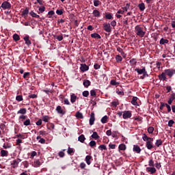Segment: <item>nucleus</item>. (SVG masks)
Returning a JSON list of instances; mask_svg holds the SVG:
<instances>
[{"mask_svg": "<svg viewBox=\"0 0 175 175\" xmlns=\"http://www.w3.org/2000/svg\"><path fill=\"white\" fill-rule=\"evenodd\" d=\"M104 31L106 32H111V27H110V23H104L103 24Z\"/></svg>", "mask_w": 175, "mask_h": 175, "instance_id": "7", "label": "nucleus"}, {"mask_svg": "<svg viewBox=\"0 0 175 175\" xmlns=\"http://www.w3.org/2000/svg\"><path fill=\"white\" fill-rule=\"evenodd\" d=\"M117 51H118V53H120V54H122V55H124V51H122V49L118 47V48H117Z\"/></svg>", "mask_w": 175, "mask_h": 175, "instance_id": "55", "label": "nucleus"}, {"mask_svg": "<svg viewBox=\"0 0 175 175\" xmlns=\"http://www.w3.org/2000/svg\"><path fill=\"white\" fill-rule=\"evenodd\" d=\"M77 99V96H75V94L70 95V102L71 103H75Z\"/></svg>", "mask_w": 175, "mask_h": 175, "instance_id": "15", "label": "nucleus"}, {"mask_svg": "<svg viewBox=\"0 0 175 175\" xmlns=\"http://www.w3.org/2000/svg\"><path fill=\"white\" fill-rule=\"evenodd\" d=\"M58 155L60 158H64L65 157V152H64V151H60L59 152Z\"/></svg>", "mask_w": 175, "mask_h": 175, "instance_id": "45", "label": "nucleus"}, {"mask_svg": "<svg viewBox=\"0 0 175 175\" xmlns=\"http://www.w3.org/2000/svg\"><path fill=\"white\" fill-rule=\"evenodd\" d=\"M109 148L114 150V148H116V144H109Z\"/></svg>", "mask_w": 175, "mask_h": 175, "instance_id": "59", "label": "nucleus"}, {"mask_svg": "<svg viewBox=\"0 0 175 175\" xmlns=\"http://www.w3.org/2000/svg\"><path fill=\"white\" fill-rule=\"evenodd\" d=\"M107 136H111V130H107L106 131Z\"/></svg>", "mask_w": 175, "mask_h": 175, "instance_id": "61", "label": "nucleus"}, {"mask_svg": "<svg viewBox=\"0 0 175 175\" xmlns=\"http://www.w3.org/2000/svg\"><path fill=\"white\" fill-rule=\"evenodd\" d=\"M56 39H57V40H59V42H61V40H62V39H64V37L62 35L57 36L56 37Z\"/></svg>", "mask_w": 175, "mask_h": 175, "instance_id": "56", "label": "nucleus"}, {"mask_svg": "<svg viewBox=\"0 0 175 175\" xmlns=\"http://www.w3.org/2000/svg\"><path fill=\"white\" fill-rule=\"evenodd\" d=\"M155 146L157 147H159V146H162V140L161 139H157L155 142Z\"/></svg>", "mask_w": 175, "mask_h": 175, "instance_id": "33", "label": "nucleus"}, {"mask_svg": "<svg viewBox=\"0 0 175 175\" xmlns=\"http://www.w3.org/2000/svg\"><path fill=\"white\" fill-rule=\"evenodd\" d=\"M148 133H153L154 132V127L150 126L148 128Z\"/></svg>", "mask_w": 175, "mask_h": 175, "instance_id": "46", "label": "nucleus"}, {"mask_svg": "<svg viewBox=\"0 0 175 175\" xmlns=\"http://www.w3.org/2000/svg\"><path fill=\"white\" fill-rule=\"evenodd\" d=\"M111 105H112V106H114L115 107H116V106H118V102H117V101H113V102L111 103Z\"/></svg>", "mask_w": 175, "mask_h": 175, "instance_id": "60", "label": "nucleus"}, {"mask_svg": "<svg viewBox=\"0 0 175 175\" xmlns=\"http://www.w3.org/2000/svg\"><path fill=\"white\" fill-rule=\"evenodd\" d=\"M13 39L17 42L18 40H20V36H18V34H14Z\"/></svg>", "mask_w": 175, "mask_h": 175, "instance_id": "37", "label": "nucleus"}, {"mask_svg": "<svg viewBox=\"0 0 175 175\" xmlns=\"http://www.w3.org/2000/svg\"><path fill=\"white\" fill-rule=\"evenodd\" d=\"M131 103H132V105H133L134 106H138V104H137V97L133 96V99H132V100H131Z\"/></svg>", "mask_w": 175, "mask_h": 175, "instance_id": "16", "label": "nucleus"}, {"mask_svg": "<svg viewBox=\"0 0 175 175\" xmlns=\"http://www.w3.org/2000/svg\"><path fill=\"white\" fill-rule=\"evenodd\" d=\"M133 150L134 151V152H137V154H140V152H142V149L140 148V146L137 145L133 146Z\"/></svg>", "mask_w": 175, "mask_h": 175, "instance_id": "9", "label": "nucleus"}, {"mask_svg": "<svg viewBox=\"0 0 175 175\" xmlns=\"http://www.w3.org/2000/svg\"><path fill=\"white\" fill-rule=\"evenodd\" d=\"M40 165H42V163H40V161L39 160H36L33 162L34 167H39V166H40Z\"/></svg>", "mask_w": 175, "mask_h": 175, "instance_id": "23", "label": "nucleus"}, {"mask_svg": "<svg viewBox=\"0 0 175 175\" xmlns=\"http://www.w3.org/2000/svg\"><path fill=\"white\" fill-rule=\"evenodd\" d=\"M107 116H105L104 117H103L101 118V122L102 124H106V122H107Z\"/></svg>", "mask_w": 175, "mask_h": 175, "instance_id": "34", "label": "nucleus"}, {"mask_svg": "<svg viewBox=\"0 0 175 175\" xmlns=\"http://www.w3.org/2000/svg\"><path fill=\"white\" fill-rule=\"evenodd\" d=\"M75 117H77V118H84V117L83 116V113L79 111L77 112Z\"/></svg>", "mask_w": 175, "mask_h": 175, "instance_id": "29", "label": "nucleus"}, {"mask_svg": "<svg viewBox=\"0 0 175 175\" xmlns=\"http://www.w3.org/2000/svg\"><path fill=\"white\" fill-rule=\"evenodd\" d=\"M21 162V159H15L12 161V166L14 169H16V167H17L18 166V163Z\"/></svg>", "mask_w": 175, "mask_h": 175, "instance_id": "8", "label": "nucleus"}, {"mask_svg": "<svg viewBox=\"0 0 175 175\" xmlns=\"http://www.w3.org/2000/svg\"><path fill=\"white\" fill-rule=\"evenodd\" d=\"M8 150H1V157H8Z\"/></svg>", "mask_w": 175, "mask_h": 175, "instance_id": "26", "label": "nucleus"}, {"mask_svg": "<svg viewBox=\"0 0 175 175\" xmlns=\"http://www.w3.org/2000/svg\"><path fill=\"white\" fill-rule=\"evenodd\" d=\"M159 80L165 81L166 80V73L162 72L161 75H159Z\"/></svg>", "mask_w": 175, "mask_h": 175, "instance_id": "14", "label": "nucleus"}, {"mask_svg": "<svg viewBox=\"0 0 175 175\" xmlns=\"http://www.w3.org/2000/svg\"><path fill=\"white\" fill-rule=\"evenodd\" d=\"M91 158H92L91 157V155L86 156L85 161L87 165H91V161H91Z\"/></svg>", "mask_w": 175, "mask_h": 175, "instance_id": "18", "label": "nucleus"}, {"mask_svg": "<svg viewBox=\"0 0 175 175\" xmlns=\"http://www.w3.org/2000/svg\"><path fill=\"white\" fill-rule=\"evenodd\" d=\"M136 63H137V62H136V59H133L130 60V64L131 65H136Z\"/></svg>", "mask_w": 175, "mask_h": 175, "instance_id": "53", "label": "nucleus"}, {"mask_svg": "<svg viewBox=\"0 0 175 175\" xmlns=\"http://www.w3.org/2000/svg\"><path fill=\"white\" fill-rule=\"evenodd\" d=\"M16 100L18 101V102H21V100H23V96L21 95H18L16 97Z\"/></svg>", "mask_w": 175, "mask_h": 175, "instance_id": "44", "label": "nucleus"}, {"mask_svg": "<svg viewBox=\"0 0 175 175\" xmlns=\"http://www.w3.org/2000/svg\"><path fill=\"white\" fill-rule=\"evenodd\" d=\"M105 18H107V20H111L113 18V16L111 15V14H107L105 15Z\"/></svg>", "mask_w": 175, "mask_h": 175, "instance_id": "42", "label": "nucleus"}, {"mask_svg": "<svg viewBox=\"0 0 175 175\" xmlns=\"http://www.w3.org/2000/svg\"><path fill=\"white\" fill-rule=\"evenodd\" d=\"M116 59L117 62H121L122 61V57H121L120 55H117L116 57Z\"/></svg>", "mask_w": 175, "mask_h": 175, "instance_id": "36", "label": "nucleus"}, {"mask_svg": "<svg viewBox=\"0 0 175 175\" xmlns=\"http://www.w3.org/2000/svg\"><path fill=\"white\" fill-rule=\"evenodd\" d=\"M92 139H94L95 140H98L99 139V135H98V133L94 132L92 135Z\"/></svg>", "mask_w": 175, "mask_h": 175, "instance_id": "25", "label": "nucleus"}, {"mask_svg": "<svg viewBox=\"0 0 175 175\" xmlns=\"http://www.w3.org/2000/svg\"><path fill=\"white\" fill-rule=\"evenodd\" d=\"M173 124H174V120H169V122H168V126H173Z\"/></svg>", "mask_w": 175, "mask_h": 175, "instance_id": "49", "label": "nucleus"}, {"mask_svg": "<svg viewBox=\"0 0 175 175\" xmlns=\"http://www.w3.org/2000/svg\"><path fill=\"white\" fill-rule=\"evenodd\" d=\"M89 146L90 147H95V146H96V142L95 141H91L90 143H89Z\"/></svg>", "mask_w": 175, "mask_h": 175, "instance_id": "40", "label": "nucleus"}, {"mask_svg": "<svg viewBox=\"0 0 175 175\" xmlns=\"http://www.w3.org/2000/svg\"><path fill=\"white\" fill-rule=\"evenodd\" d=\"M42 120L44 122H49V116H44Z\"/></svg>", "mask_w": 175, "mask_h": 175, "instance_id": "58", "label": "nucleus"}, {"mask_svg": "<svg viewBox=\"0 0 175 175\" xmlns=\"http://www.w3.org/2000/svg\"><path fill=\"white\" fill-rule=\"evenodd\" d=\"M36 154H37V153H36V151L31 152V158H33V157H36Z\"/></svg>", "mask_w": 175, "mask_h": 175, "instance_id": "63", "label": "nucleus"}, {"mask_svg": "<svg viewBox=\"0 0 175 175\" xmlns=\"http://www.w3.org/2000/svg\"><path fill=\"white\" fill-rule=\"evenodd\" d=\"M83 85L86 87V88L90 87V85H91V81H90V80H85L83 81Z\"/></svg>", "mask_w": 175, "mask_h": 175, "instance_id": "22", "label": "nucleus"}, {"mask_svg": "<svg viewBox=\"0 0 175 175\" xmlns=\"http://www.w3.org/2000/svg\"><path fill=\"white\" fill-rule=\"evenodd\" d=\"M146 170H147V172H150V173H151V174H154V173H155L157 172V169H155V167H146Z\"/></svg>", "mask_w": 175, "mask_h": 175, "instance_id": "12", "label": "nucleus"}, {"mask_svg": "<svg viewBox=\"0 0 175 175\" xmlns=\"http://www.w3.org/2000/svg\"><path fill=\"white\" fill-rule=\"evenodd\" d=\"M167 43H169V40H168L163 39V38H161L160 40V44H167Z\"/></svg>", "mask_w": 175, "mask_h": 175, "instance_id": "31", "label": "nucleus"}, {"mask_svg": "<svg viewBox=\"0 0 175 175\" xmlns=\"http://www.w3.org/2000/svg\"><path fill=\"white\" fill-rule=\"evenodd\" d=\"M94 6H99L100 5V1L99 0H94Z\"/></svg>", "mask_w": 175, "mask_h": 175, "instance_id": "43", "label": "nucleus"}, {"mask_svg": "<svg viewBox=\"0 0 175 175\" xmlns=\"http://www.w3.org/2000/svg\"><path fill=\"white\" fill-rule=\"evenodd\" d=\"M90 95L91 96H96V92L95 90H91Z\"/></svg>", "mask_w": 175, "mask_h": 175, "instance_id": "51", "label": "nucleus"}, {"mask_svg": "<svg viewBox=\"0 0 175 175\" xmlns=\"http://www.w3.org/2000/svg\"><path fill=\"white\" fill-rule=\"evenodd\" d=\"M29 98H30L31 99H35V98H38V96L35 94H30V95H29Z\"/></svg>", "mask_w": 175, "mask_h": 175, "instance_id": "50", "label": "nucleus"}, {"mask_svg": "<svg viewBox=\"0 0 175 175\" xmlns=\"http://www.w3.org/2000/svg\"><path fill=\"white\" fill-rule=\"evenodd\" d=\"M93 16L94 17H100V12L98 10H93Z\"/></svg>", "mask_w": 175, "mask_h": 175, "instance_id": "17", "label": "nucleus"}, {"mask_svg": "<svg viewBox=\"0 0 175 175\" xmlns=\"http://www.w3.org/2000/svg\"><path fill=\"white\" fill-rule=\"evenodd\" d=\"M82 95L85 98H88V95H90V92L88 91H84L83 92Z\"/></svg>", "mask_w": 175, "mask_h": 175, "instance_id": "41", "label": "nucleus"}, {"mask_svg": "<svg viewBox=\"0 0 175 175\" xmlns=\"http://www.w3.org/2000/svg\"><path fill=\"white\" fill-rule=\"evenodd\" d=\"M118 84H119V83L116 81H114V80H111V85H118Z\"/></svg>", "mask_w": 175, "mask_h": 175, "instance_id": "48", "label": "nucleus"}, {"mask_svg": "<svg viewBox=\"0 0 175 175\" xmlns=\"http://www.w3.org/2000/svg\"><path fill=\"white\" fill-rule=\"evenodd\" d=\"M120 151H125L126 150V146L124 144H120L118 147Z\"/></svg>", "mask_w": 175, "mask_h": 175, "instance_id": "19", "label": "nucleus"}, {"mask_svg": "<svg viewBox=\"0 0 175 175\" xmlns=\"http://www.w3.org/2000/svg\"><path fill=\"white\" fill-rule=\"evenodd\" d=\"M170 99H171V100H174V99H175V94H172L171 95Z\"/></svg>", "mask_w": 175, "mask_h": 175, "instance_id": "64", "label": "nucleus"}, {"mask_svg": "<svg viewBox=\"0 0 175 175\" xmlns=\"http://www.w3.org/2000/svg\"><path fill=\"white\" fill-rule=\"evenodd\" d=\"M64 105H70V103L69 102V100L68 98H64Z\"/></svg>", "mask_w": 175, "mask_h": 175, "instance_id": "54", "label": "nucleus"}, {"mask_svg": "<svg viewBox=\"0 0 175 175\" xmlns=\"http://www.w3.org/2000/svg\"><path fill=\"white\" fill-rule=\"evenodd\" d=\"M142 139L144 142H146V147L148 148V150H152V148H154V144H152V142H154V138L149 137L147 136V135L144 134Z\"/></svg>", "mask_w": 175, "mask_h": 175, "instance_id": "1", "label": "nucleus"}, {"mask_svg": "<svg viewBox=\"0 0 175 175\" xmlns=\"http://www.w3.org/2000/svg\"><path fill=\"white\" fill-rule=\"evenodd\" d=\"M68 154H74L75 153V150H73V148L69 147L67 151Z\"/></svg>", "mask_w": 175, "mask_h": 175, "instance_id": "39", "label": "nucleus"}, {"mask_svg": "<svg viewBox=\"0 0 175 175\" xmlns=\"http://www.w3.org/2000/svg\"><path fill=\"white\" fill-rule=\"evenodd\" d=\"M80 69L81 72H87L90 68L86 64H81Z\"/></svg>", "mask_w": 175, "mask_h": 175, "instance_id": "11", "label": "nucleus"}, {"mask_svg": "<svg viewBox=\"0 0 175 175\" xmlns=\"http://www.w3.org/2000/svg\"><path fill=\"white\" fill-rule=\"evenodd\" d=\"M139 10H141V12H143V10H144V9H146V5H144V3L139 4Z\"/></svg>", "mask_w": 175, "mask_h": 175, "instance_id": "30", "label": "nucleus"}, {"mask_svg": "<svg viewBox=\"0 0 175 175\" xmlns=\"http://www.w3.org/2000/svg\"><path fill=\"white\" fill-rule=\"evenodd\" d=\"M17 114H27V109H21L19 111H18Z\"/></svg>", "mask_w": 175, "mask_h": 175, "instance_id": "20", "label": "nucleus"}, {"mask_svg": "<svg viewBox=\"0 0 175 175\" xmlns=\"http://www.w3.org/2000/svg\"><path fill=\"white\" fill-rule=\"evenodd\" d=\"M23 125H25V126H28V125H31V120L29 119H27L24 122H23Z\"/></svg>", "mask_w": 175, "mask_h": 175, "instance_id": "35", "label": "nucleus"}, {"mask_svg": "<svg viewBox=\"0 0 175 175\" xmlns=\"http://www.w3.org/2000/svg\"><path fill=\"white\" fill-rule=\"evenodd\" d=\"M165 107H166L167 109L168 113H170V111H172V108L170 107V105H167V104H165Z\"/></svg>", "mask_w": 175, "mask_h": 175, "instance_id": "57", "label": "nucleus"}, {"mask_svg": "<svg viewBox=\"0 0 175 175\" xmlns=\"http://www.w3.org/2000/svg\"><path fill=\"white\" fill-rule=\"evenodd\" d=\"M30 16H31V17H34L35 18H39V17H40L39 15H38L36 13H35L33 11L30 12Z\"/></svg>", "mask_w": 175, "mask_h": 175, "instance_id": "28", "label": "nucleus"}, {"mask_svg": "<svg viewBox=\"0 0 175 175\" xmlns=\"http://www.w3.org/2000/svg\"><path fill=\"white\" fill-rule=\"evenodd\" d=\"M131 117H132V112H131V111H123L124 120H126V118H131Z\"/></svg>", "mask_w": 175, "mask_h": 175, "instance_id": "5", "label": "nucleus"}, {"mask_svg": "<svg viewBox=\"0 0 175 175\" xmlns=\"http://www.w3.org/2000/svg\"><path fill=\"white\" fill-rule=\"evenodd\" d=\"M148 166H154V160H152V159L149 160Z\"/></svg>", "mask_w": 175, "mask_h": 175, "instance_id": "47", "label": "nucleus"}, {"mask_svg": "<svg viewBox=\"0 0 175 175\" xmlns=\"http://www.w3.org/2000/svg\"><path fill=\"white\" fill-rule=\"evenodd\" d=\"M135 32L137 36H139V38H144V36L146 35L144 29L140 25L135 26Z\"/></svg>", "mask_w": 175, "mask_h": 175, "instance_id": "2", "label": "nucleus"}, {"mask_svg": "<svg viewBox=\"0 0 175 175\" xmlns=\"http://www.w3.org/2000/svg\"><path fill=\"white\" fill-rule=\"evenodd\" d=\"M78 140L81 143H83V142L85 141V137L84 136V135L82 134L78 137Z\"/></svg>", "mask_w": 175, "mask_h": 175, "instance_id": "21", "label": "nucleus"}, {"mask_svg": "<svg viewBox=\"0 0 175 175\" xmlns=\"http://www.w3.org/2000/svg\"><path fill=\"white\" fill-rule=\"evenodd\" d=\"M28 13H29V10H28V8H26L25 10L22 11V16H27L28 14Z\"/></svg>", "mask_w": 175, "mask_h": 175, "instance_id": "32", "label": "nucleus"}, {"mask_svg": "<svg viewBox=\"0 0 175 175\" xmlns=\"http://www.w3.org/2000/svg\"><path fill=\"white\" fill-rule=\"evenodd\" d=\"M94 122H95V113H91L90 118V125H94Z\"/></svg>", "mask_w": 175, "mask_h": 175, "instance_id": "10", "label": "nucleus"}, {"mask_svg": "<svg viewBox=\"0 0 175 175\" xmlns=\"http://www.w3.org/2000/svg\"><path fill=\"white\" fill-rule=\"evenodd\" d=\"M111 27H116V25H117V22H116V21H111Z\"/></svg>", "mask_w": 175, "mask_h": 175, "instance_id": "62", "label": "nucleus"}, {"mask_svg": "<svg viewBox=\"0 0 175 175\" xmlns=\"http://www.w3.org/2000/svg\"><path fill=\"white\" fill-rule=\"evenodd\" d=\"M39 12H40V13H43V12H44V10H46V8H44V6H42V7H40V8H39Z\"/></svg>", "mask_w": 175, "mask_h": 175, "instance_id": "52", "label": "nucleus"}, {"mask_svg": "<svg viewBox=\"0 0 175 175\" xmlns=\"http://www.w3.org/2000/svg\"><path fill=\"white\" fill-rule=\"evenodd\" d=\"M135 71L138 73V75H143L140 77V79L143 80L145 77H148V74L147 73V70H146V67H143L142 68H135Z\"/></svg>", "mask_w": 175, "mask_h": 175, "instance_id": "3", "label": "nucleus"}, {"mask_svg": "<svg viewBox=\"0 0 175 175\" xmlns=\"http://www.w3.org/2000/svg\"><path fill=\"white\" fill-rule=\"evenodd\" d=\"M91 36L92 38H94V39H100V35L96 33H92L91 34Z\"/></svg>", "mask_w": 175, "mask_h": 175, "instance_id": "27", "label": "nucleus"}, {"mask_svg": "<svg viewBox=\"0 0 175 175\" xmlns=\"http://www.w3.org/2000/svg\"><path fill=\"white\" fill-rule=\"evenodd\" d=\"M164 72L165 73V75H167V76H169L170 77H172L173 75H174L175 73V70L167 69V70H165Z\"/></svg>", "mask_w": 175, "mask_h": 175, "instance_id": "6", "label": "nucleus"}, {"mask_svg": "<svg viewBox=\"0 0 175 175\" xmlns=\"http://www.w3.org/2000/svg\"><path fill=\"white\" fill-rule=\"evenodd\" d=\"M99 150H101V151H103V150H107V148H106L105 145H100L98 146Z\"/></svg>", "mask_w": 175, "mask_h": 175, "instance_id": "38", "label": "nucleus"}, {"mask_svg": "<svg viewBox=\"0 0 175 175\" xmlns=\"http://www.w3.org/2000/svg\"><path fill=\"white\" fill-rule=\"evenodd\" d=\"M2 8V9H3V10H6V9H10L12 8V4H10V3H9V1H3L1 3L0 8Z\"/></svg>", "mask_w": 175, "mask_h": 175, "instance_id": "4", "label": "nucleus"}, {"mask_svg": "<svg viewBox=\"0 0 175 175\" xmlns=\"http://www.w3.org/2000/svg\"><path fill=\"white\" fill-rule=\"evenodd\" d=\"M23 39L25 42V44H27V46H31V40H29V36H26L25 37H24Z\"/></svg>", "mask_w": 175, "mask_h": 175, "instance_id": "13", "label": "nucleus"}, {"mask_svg": "<svg viewBox=\"0 0 175 175\" xmlns=\"http://www.w3.org/2000/svg\"><path fill=\"white\" fill-rule=\"evenodd\" d=\"M56 110L57 113H59V114H64V110L62 109V107H61V106H57Z\"/></svg>", "mask_w": 175, "mask_h": 175, "instance_id": "24", "label": "nucleus"}]
</instances>
